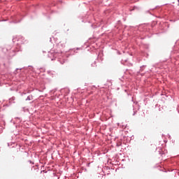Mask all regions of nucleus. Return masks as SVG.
Returning <instances> with one entry per match:
<instances>
[{"label":"nucleus","instance_id":"obj_1","mask_svg":"<svg viewBox=\"0 0 179 179\" xmlns=\"http://www.w3.org/2000/svg\"><path fill=\"white\" fill-rule=\"evenodd\" d=\"M41 173H44V170L41 171Z\"/></svg>","mask_w":179,"mask_h":179},{"label":"nucleus","instance_id":"obj_2","mask_svg":"<svg viewBox=\"0 0 179 179\" xmlns=\"http://www.w3.org/2000/svg\"><path fill=\"white\" fill-rule=\"evenodd\" d=\"M178 3H179V0H178Z\"/></svg>","mask_w":179,"mask_h":179}]
</instances>
